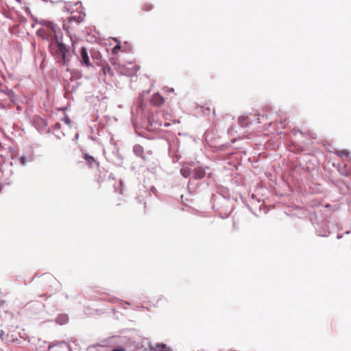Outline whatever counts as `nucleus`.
I'll use <instances>...</instances> for the list:
<instances>
[{
  "label": "nucleus",
  "instance_id": "1",
  "mask_svg": "<svg viewBox=\"0 0 351 351\" xmlns=\"http://www.w3.org/2000/svg\"><path fill=\"white\" fill-rule=\"evenodd\" d=\"M42 27L38 30V34L43 39L53 41V39H56L57 35L56 32L58 29L57 25L53 22L42 19L38 23Z\"/></svg>",
  "mask_w": 351,
  "mask_h": 351
},
{
  "label": "nucleus",
  "instance_id": "2",
  "mask_svg": "<svg viewBox=\"0 0 351 351\" xmlns=\"http://www.w3.org/2000/svg\"><path fill=\"white\" fill-rule=\"evenodd\" d=\"M129 65L131 66L120 68L119 72L123 75L130 76L134 75L140 69V66L138 65H134L131 63H130Z\"/></svg>",
  "mask_w": 351,
  "mask_h": 351
},
{
  "label": "nucleus",
  "instance_id": "3",
  "mask_svg": "<svg viewBox=\"0 0 351 351\" xmlns=\"http://www.w3.org/2000/svg\"><path fill=\"white\" fill-rule=\"evenodd\" d=\"M48 351H70L69 346L64 341L49 346Z\"/></svg>",
  "mask_w": 351,
  "mask_h": 351
},
{
  "label": "nucleus",
  "instance_id": "4",
  "mask_svg": "<svg viewBox=\"0 0 351 351\" xmlns=\"http://www.w3.org/2000/svg\"><path fill=\"white\" fill-rule=\"evenodd\" d=\"M52 43H55L56 44L58 50L61 54L62 60L64 62H65L66 54L68 52L66 47L58 40V36L56 37V39H53Z\"/></svg>",
  "mask_w": 351,
  "mask_h": 351
},
{
  "label": "nucleus",
  "instance_id": "5",
  "mask_svg": "<svg viewBox=\"0 0 351 351\" xmlns=\"http://www.w3.org/2000/svg\"><path fill=\"white\" fill-rule=\"evenodd\" d=\"M81 63L89 67L91 66L90 62L87 49L85 47H82L80 49Z\"/></svg>",
  "mask_w": 351,
  "mask_h": 351
},
{
  "label": "nucleus",
  "instance_id": "6",
  "mask_svg": "<svg viewBox=\"0 0 351 351\" xmlns=\"http://www.w3.org/2000/svg\"><path fill=\"white\" fill-rule=\"evenodd\" d=\"M164 98L158 93L154 94L152 97V102L155 106H160L164 103Z\"/></svg>",
  "mask_w": 351,
  "mask_h": 351
},
{
  "label": "nucleus",
  "instance_id": "7",
  "mask_svg": "<svg viewBox=\"0 0 351 351\" xmlns=\"http://www.w3.org/2000/svg\"><path fill=\"white\" fill-rule=\"evenodd\" d=\"M205 175H206V172L203 168L197 167L194 169L193 177L195 179H202V178H204Z\"/></svg>",
  "mask_w": 351,
  "mask_h": 351
},
{
  "label": "nucleus",
  "instance_id": "8",
  "mask_svg": "<svg viewBox=\"0 0 351 351\" xmlns=\"http://www.w3.org/2000/svg\"><path fill=\"white\" fill-rule=\"evenodd\" d=\"M133 152L138 157H143L144 149L143 147L140 145H136L133 147Z\"/></svg>",
  "mask_w": 351,
  "mask_h": 351
},
{
  "label": "nucleus",
  "instance_id": "9",
  "mask_svg": "<svg viewBox=\"0 0 351 351\" xmlns=\"http://www.w3.org/2000/svg\"><path fill=\"white\" fill-rule=\"evenodd\" d=\"M84 159L87 162L89 167H93L94 164H96V160L93 156L89 155L88 154H85L84 156Z\"/></svg>",
  "mask_w": 351,
  "mask_h": 351
},
{
  "label": "nucleus",
  "instance_id": "10",
  "mask_svg": "<svg viewBox=\"0 0 351 351\" xmlns=\"http://www.w3.org/2000/svg\"><path fill=\"white\" fill-rule=\"evenodd\" d=\"M102 72L105 76H112V69L108 64L102 65Z\"/></svg>",
  "mask_w": 351,
  "mask_h": 351
},
{
  "label": "nucleus",
  "instance_id": "11",
  "mask_svg": "<svg viewBox=\"0 0 351 351\" xmlns=\"http://www.w3.org/2000/svg\"><path fill=\"white\" fill-rule=\"evenodd\" d=\"M169 348L163 343H157L155 346L154 350L155 351H167Z\"/></svg>",
  "mask_w": 351,
  "mask_h": 351
},
{
  "label": "nucleus",
  "instance_id": "12",
  "mask_svg": "<svg viewBox=\"0 0 351 351\" xmlns=\"http://www.w3.org/2000/svg\"><path fill=\"white\" fill-rule=\"evenodd\" d=\"M336 154L340 158L344 159L348 158L349 156V152L347 150H339L336 152Z\"/></svg>",
  "mask_w": 351,
  "mask_h": 351
},
{
  "label": "nucleus",
  "instance_id": "13",
  "mask_svg": "<svg viewBox=\"0 0 351 351\" xmlns=\"http://www.w3.org/2000/svg\"><path fill=\"white\" fill-rule=\"evenodd\" d=\"M180 173L184 178H188L191 174V171L188 167H182L180 169Z\"/></svg>",
  "mask_w": 351,
  "mask_h": 351
},
{
  "label": "nucleus",
  "instance_id": "14",
  "mask_svg": "<svg viewBox=\"0 0 351 351\" xmlns=\"http://www.w3.org/2000/svg\"><path fill=\"white\" fill-rule=\"evenodd\" d=\"M152 8H153V5L151 4L150 3H145V4H143V5L142 7L143 10L145 12L150 11L151 10H152Z\"/></svg>",
  "mask_w": 351,
  "mask_h": 351
},
{
  "label": "nucleus",
  "instance_id": "15",
  "mask_svg": "<svg viewBox=\"0 0 351 351\" xmlns=\"http://www.w3.org/2000/svg\"><path fill=\"white\" fill-rule=\"evenodd\" d=\"M62 121L66 124L69 127H71V121L70 120V119L67 117V116H65L63 119H62Z\"/></svg>",
  "mask_w": 351,
  "mask_h": 351
},
{
  "label": "nucleus",
  "instance_id": "16",
  "mask_svg": "<svg viewBox=\"0 0 351 351\" xmlns=\"http://www.w3.org/2000/svg\"><path fill=\"white\" fill-rule=\"evenodd\" d=\"M137 203L139 204L142 206V211L145 213L146 208V204L145 202L141 201V199H137Z\"/></svg>",
  "mask_w": 351,
  "mask_h": 351
},
{
  "label": "nucleus",
  "instance_id": "17",
  "mask_svg": "<svg viewBox=\"0 0 351 351\" xmlns=\"http://www.w3.org/2000/svg\"><path fill=\"white\" fill-rule=\"evenodd\" d=\"M91 56L93 59L99 60L101 58V56L98 51H95L91 53Z\"/></svg>",
  "mask_w": 351,
  "mask_h": 351
},
{
  "label": "nucleus",
  "instance_id": "18",
  "mask_svg": "<svg viewBox=\"0 0 351 351\" xmlns=\"http://www.w3.org/2000/svg\"><path fill=\"white\" fill-rule=\"evenodd\" d=\"M245 121H246V118H245V117H239V122L241 126H245L246 125Z\"/></svg>",
  "mask_w": 351,
  "mask_h": 351
},
{
  "label": "nucleus",
  "instance_id": "19",
  "mask_svg": "<svg viewBox=\"0 0 351 351\" xmlns=\"http://www.w3.org/2000/svg\"><path fill=\"white\" fill-rule=\"evenodd\" d=\"M120 49H121V46H120V45H116V46H115V47H113V49H112V53H113L114 54H117V53L119 51Z\"/></svg>",
  "mask_w": 351,
  "mask_h": 351
},
{
  "label": "nucleus",
  "instance_id": "20",
  "mask_svg": "<svg viewBox=\"0 0 351 351\" xmlns=\"http://www.w3.org/2000/svg\"><path fill=\"white\" fill-rule=\"evenodd\" d=\"M21 165H26L27 160L25 156H21L19 159Z\"/></svg>",
  "mask_w": 351,
  "mask_h": 351
},
{
  "label": "nucleus",
  "instance_id": "21",
  "mask_svg": "<svg viewBox=\"0 0 351 351\" xmlns=\"http://www.w3.org/2000/svg\"><path fill=\"white\" fill-rule=\"evenodd\" d=\"M112 351H125V348L122 346H119L117 348L113 349Z\"/></svg>",
  "mask_w": 351,
  "mask_h": 351
},
{
  "label": "nucleus",
  "instance_id": "22",
  "mask_svg": "<svg viewBox=\"0 0 351 351\" xmlns=\"http://www.w3.org/2000/svg\"><path fill=\"white\" fill-rule=\"evenodd\" d=\"M0 92L5 93L6 95H9L12 91L7 89L6 90H3L0 89Z\"/></svg>",
  "mask_w": 351,
  "mask_h": 351
},
{
  "label": "nucleus",
  "instance_id": "23",
  "mask_svg": "<svg viewBox=\"0 0 351 351\" xmlns=\"http://www.w3.org/2000/svg\"><path fill=\"white\" fill-rule=\"evenodd\" d=\"M60 126H61V124L60 123H57L56 125H55V128L56 129H60Z\"/></svg>",
  "mask_w": 351,
  "mask_h": 351
},
{
  "label": "nucleus",
  "instance_id": "24",
  "mask_svg": "<svg viewBox=\"0 0 351 351\" xmlns=\"http://www.w3.org/2000/svg\"><path fill=\"white\" fill-rule=\"evenodd\" d=\"M167 351H171V350L170 349H169V350H167Z\"/></svg>",
  "mask_w": 351,
  "mask_h": 351
}]
</instances>
